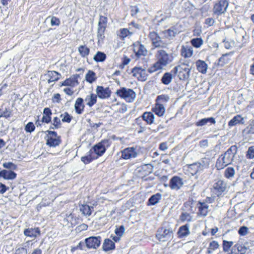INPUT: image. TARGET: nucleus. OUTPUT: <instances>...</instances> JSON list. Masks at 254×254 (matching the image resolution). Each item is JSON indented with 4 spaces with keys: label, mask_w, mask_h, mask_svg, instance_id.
<instances>
[{
    "label": "nucleus",
    "mask_w": 254,
    "mask_h": 254,
    "mask_svg": "<svg viewBox=\"0 0 254 254\" xmlns=\"http://www.w3.org/2000/svg\"><path fill=\"white\" fill-rule=\"evenodd\" d=\"M117 96L125 99L127 102H133L136 97L135 93L131 89L122 87L116 91Z\"/></svg>",
    "instance_id": "obj_5"
},
{
    "label": "nucleus",
    "mask_w": 254,
    "mask_h": 254,
    "mask_svg": "<svg viewBox=\"0 0 254 254\" xmlns=\"http://www.w3.org/2000/svg\"><path fill=\"white\" fill-rule=\"evenodd\" d=\"M247 157L249 159H253L254 158V146L249 148L247 153Z\"/></svg>",
    "instance_id": "obj_52"
},
{
    "label": "nucleus",
    "mask_w": 254,
    "mask_h": 254,
    "mask_svg": "<svg viewBox=\"0 0 254 254\" xmlns=\"http://www.w3.org/2000/svg\"><path fill=\"white\" fill-rule=\"evenodd\" d=\"M173 75L170 72L165 73L161 78V82L165 85L169 84L172 81Z\"/></svg>",
    "instance_id": "obj_34"
},
{
    "label": "nucleus",
    "mask_w": 254,
    "mask_h": 254,
    "mask_svg": "<svg viewBox=\"0 0 254 254\" xmlns=\"http://www.w3.org/2000/svg\"><path fill=\"white\" fill-rule=\"evenodd\" d=\"M137 154L136 148L127 147L121 151V158L126 160L134 158L136 157Z\"/></svg>",
    "instance_id": "obj_14"
},
{
    "label": "nucleus",
    "mask_w": 254,
    "mask_h": 254,
    "mask_svg": "<svg viewBox=\"0 0 254 254\" xmlns=\"http://www.w3.org/2000/svg\"><path fill=\"white\" fill-rule=\"evenodd\" d=\"M62 124L61 121V118L58 117H54L53 120L52 125L51 127V128L53 129H58L61 127Z\"/></svg>",
    "instance_id": "obj_43"
},
{
    "label": "nucleus",
    "mask_w": 254,
    "mask_h": 254,
    "mask_svg": "<svg viewBox=\"0 0 254 254\" xmlns=\"http://www.w3.org/2000/svg\"><path fill=\"white\" fill-rule=\"evenodd\" d=\"M106 59V54L102 52L98 51L93 57L94 60L96 62H103Z\"/></svg>",
    "instance_id": "obj_40"
},
{
    "label": "nucleus",
    "mask_w": 254,
    "mask_h": 254,
    "mask_svg": "<svg viewBox=\"0 0 254 254\" xmlns=\"http://www.w3.org/2000/svg\"><path fill=\"white\" fill-rule=\"evenodd\" d=\"M74 106V110L76 114L79 115L82 114L85 107V105L83 103V99L80 97L77 98L75 100Z\"/></svg>",
    "instance_id": "obj_21"
},
{
    "label": "nucleus",
    "mask_w": 254,
    "mask_h": 254,
    "mask_svg": "<svg viewBox=\"0 0 254 254\" xmlns=\"http://www.w3.org/2000/svg\"><path fill=\"white\" fill-rule=\"evenodd\" d=\"M79 75L76 74L71 77L65 80L62 84L63 86H67L70 87H75L77 86L79 83L78 82V77Z\"/></svg>",
    "instance_id": "obj_23"
},
{
    "label": "nucleus",
    "mask_w": 254,
    "mask_h": 254,
    "mask_svg": "<svg viewBox=\"0 0 254 254\" xmlns=\"http://www.w3.org/2000/svg\"><path fill=\"white\" fill-rule=\"evenodd\" d=\"M228 55V54H224V55H223V56L220 57L219 59V64L221 65H224L225 64L227 63L228 61H225V57L226 56H227Z\"/></svg>",
    "instance_id": "obj_63"
},
{
    "label": "nucleus",
    "mask_w": 254,
    "mask_h": 254,
    "mask_svg": "<svg viewBox=\"0 0 254 254\" xmlns=\"http://www.w3.org/2000/svg\"><path fill=\"white\" fill-rule=\"evenodd\" d=\"M17 174L11 170H2L0 171V177L6 180H13L16 178Z\"/></svg>",
    "instance_id": "obj_20"
},
{
    "label": "nucleus",
    "mask_w": 254,
    "mask_h": 254,
    "mask_svg": "<svg viewBox=\"0 0 254 254\" xmlns=\"http://www.w3.org/2000/svg\"><path fill=\"white\" fill-rule=\"evenodd\" d=\"M198 208L197 214L198 216H206L208 213L209 206L205 202H198L197 204Z\"/></svg>",
    "instance_id": "obj_22"
},
{
    "label": "nucleus",
    "mask_w": 254,
    "mask_h": 254,
    "mask_svg": "<svg viewBox=\"0 0 254 254\" xmlns=\"http://www.w3.org/2000/svg\"><path fill=\"white\" fill-rule=\"evenodd\" d=\"M248 228L246 227L243 226L239 230V233L240 235L244 236L247 234Z\"/></svg>",
    "instance_id": "obj_59"
},
{
    "label": "nucleus",
    "mask_w": 254,
    "mask_h": 254,
    "mask_svg": "<svg viewBox=\"0 0 254 254\" xmlns=\"http://www.w3.org/2000/svg\"><path fill=\"white\" fill-rule=\"evenodd\" d=\"M227 189V184L222 180H219L213 185L214 192L219 196L224 192Z\"/></svg>",
    "instance_id": "obj_17"
},
{
    "label": "nucleus",
    "mask_w": 254,
    "mask_h": 254,
    "mask_svg": "<svg viewBox=\"0 0 254 254\" xmlns=\"http://www.w3.org/2000/svg\"><path fill=\"white\" fill-rule=\"evenodd\" d=\"M133 51L135 56L139 58L141 56H145L147 54V50L145 46L140 42L137 41L132 45Z\"/></svg>",
    "instance_id": "obj_13"
},
{
    "label": "nucleus",
    "mask_w": 254,
    "mask_h": 254,
    "mask_svg": "<svg viewBox=\"0 0 254 254\" xmlns=\"http://www.w3.org/2000/svg\"><path fill=\"white\" fill-rule=\"evenodd\" d=\"M108 19L107 17L100 16L98 24L97 37L98 42H102L105 38V31L107 27Z\"/></svg>",
    "instance_id": "obj_6"
},
{
    "label": "nucleus",
    "mask_w": 254,
    "mask_h": 254,
    "mask_svg": "<svg viewBox=\"0 0 254 254\" xmlns=\"http://www.w3.org/2000/svg\"><path fill=\"white\" fill-rule=\"evenodd\" d=\"M35 127L32 122H29L25 127V130L27 132H31L35 130Z\"/></svg>",
    "instance_id": "obj_51"
},
{
    "label": "nucleus",
    "mask_w": 254,
    "mask_h": 254,
    "mask_svg": "<svg viewBox=\"0 0 254 254\" xmlns=\"http://www.w3.org/2000/svg\"><path fill=\"white\" fill-rule=\"evenodd\" d=\"M80 210L84 215L90 216L91 215L92 210H93V207H90L86 204L82 205L81 206Z\"/></svg>",
    "instance_id": "obj_41"
},
{
    "label": "nucleus",
    "mask_w": 254,
    "mask_h": 254,
    "mask_svg": "<svg viewBox=\"0 0 254 254\" xmlns=\"http://www.w3.org/2000/svg\"><path fill=\"white\" fill-rule=\"evenodd\" d=\"M27 250L24 248H19L16 250L15 254H27Z\"/></svg>",
    "instance_id": "obj_58"
},
{
    "label": "nucleus",
    "mask_w": 254,
    "mask_h": 254,
    "mask_svg": "<svg viewBox=\"0 0 254 254\" xmlns=\"http://www.w3.org/2000/svg\"><path fill=\"white\" fill-rule=\"evenodd\" d=\"M11 115V112L5 108L4 110L0 112V118L4 117L5 118H7L9 117Z\"/></svg>",
    "instance_id": "obj_55"
},
{
    "label": "nucleus",
    "mask_w": 254,
    "mask_h": 254,
    "mask_svg": "<svg viewBox=\"0 0 254 254\" xmlns=\"http://www.w3.org/2000/svg\"><path fill=\"white\" fill-rule=\"evenodd\" d=\"M51 26H59L60 24V19L55 17V16H52L51 17Z\"/></svg>",
    "instance_id": "obj_54"
},
{
    "label": "nucleus",
    "mask_w": 254,
    "mask_h": 254,
    "mask_svg": "<svg viewBox=\"0 0 254 254\" xmlns=\"http://www.w3.org/2000/svg\"><path fill=\"white\" fill-rule=\"evenodd\" d=\"M48 83L58 81L61 77V75L56 71H48L46 74Z\"/></svg>",
    "instance_id": "obj_26"
},
{
    "label": "nucleus",
    "mask_w": 254,
    "mask_h": 254,
    "mask_svg": "<svg viewBox=\"0 0 254 254\" xmlns=\"http://www.w3.org/2000/svg\"><path fill=\"white\" fill-rule=\"evenodd\" d=\"M173 236L172 228L166 223H164L161 227L158 229L156 237L161 242H166L171 240Z\"/></svg>",
    "instance_id": "obj_4"
},
{
    "label": "nucleus",
    "mask_w": 254,
    "mask_h": 254,
    "mask_svg": "<svg viewBox=\"0 0 254 254\" xmlns=\"http://www.w3.org/2000/svg\"><path fill=\"white\" fill-rule=\"evenodd\" d=\"M96 95L100 99H105L109 98L111 95V91L109 87L98 86L96 89Z\"/></svg>",
    "instance_id": "obj_15"
},
{
    "label": "nucleus",
    "mask_w": 254,
    "mask_h": 254,
    "mask_svg": "<svg viewBox=\"0 0 254 254\" xmlns=\"http://www.w3.org/2000/svg\"><path fill=\"white\" fill-rule=\"evenodd\" d=\"M195 64L199 72L202 74H205L207 72L208 65L204 61L199 60L196 62Z\"/></svg>",
    "instance_id": "obj_29"
},
{
    "label": "nucleus",
    "mask_w": 254,
    "mask_h": 254,
    "mask_svg": "<svg viewBox=\"0 0 254 254\" xmlns=\"http://www.w3.org/2000/svg\"><path fill=\"white\" fill-rule=\"evenodd\" d=\"M9 188L6 187L5 185L2 184V183H0V193L3 194L7 190H8Z\"/></svg>",
    "instance_id": "obj_57"
},
{
    "label": "nucleus",
    "mask_w": 254,
    "mask_h": 254,
    "mask_svg": "<svg viewBox=\"0 0 254 254\" xmlns=\"http://www.w3.org/2000/svg\"><path fill=\"white\" fill-rule=\"evenodd\" d=\"M97 79L96 73L92 71V70H88L87 73H86L85 75V79L87 81V82L92 83L94 81H95Z\"/></svg>",
    "instance_id": "obj_38"
},
{
    "label": "nucleus",
    "mask_w": 254,
    "mask_h": 254,
    "mask_svg": "<svg viewBox=\"0 0 254 254\" xmlns=\"http://www.w3.org/2000/svg\"><path fill=\"white\" fill-rule=\"evenodd\" d=\"M244 123V119L241 115H236L228 123L230 127L235 126L238 124Z\"/></svg>",
    "instance_id": "obj_33"
},
{
    "label": "nucleus",
    "mask_w": 254,
    "mask_h": 254,
    "mask_svg": "<svg viewBox=\"0 0 254 254\" xmlns=\"http://www.w3.org/2000/svg\"><path fill=\"white\" fill-rule=\"evenodd\" d=\"M97 95L93 93H91L86 96L85 98V101L86 102V105L90 107H92L97 102Z\"/></svg>",
    "instance_id": "obj_32"
},
{
    "label": "nucleus",
    "mask_w": 254,
    "mask_h": 254,
    "mask_svg": "<svg viewBox=\"0 0 254 254\" xmlns=\"http://www.w3.org/2000/svg\"><path fill=\"white\" fill-rule=\"evenodd\" d=\"M78 51L82 57L85 58L89 55L90 49L85 45H81L78 47Z\"/></svg>",
    "instance_id": "obj_39"
},
{
    "label": "nucleus",
    "mask_w": 254,
    "mask_h": 254,
    "mask_svg": "<svg viewBox=\"0 0 254 254\" xmlns=\"http://www.w3.org/2000/svg\"><path fill=\"white\" fill-rule=\"evenodd\" d=\"M47 132L48 134L47 135L46 144L50 147L58 146L61 142V140L57 133L54 131L47 130Z\"/></svg>",
    "instance_id": "obj_8"
},
{
    "label": "nucleus",
    "mask_w": 254,
    "mask_h": 254,
    "mask_svg": "<svg viewBox=\"0 0 254 254\" xmlns=\"http://www.w3.org/2000/svg\"><path fill=\"white\" fill-rule=\"evenodd\" d=\"M190 43L194 47L198 48L203 44V41L200 38H193L191 40Z\"/></svg>",
    "instance_id": "obj_44"
},
{
    "label": "nucleus",
    "mask_w": 254,
    "mask_h": 254,
    "mask_svg": "<svg viewBox=\"0 0 254 254\" xmlns=\"http://www.w3.org/2000/svg\"><path fill=\"white\" fill-rule=\"evenodd\" d=\"M237 152L236 145L231 146L224 154L217 159L215 167L217 170H222L229 164H231Z\"/></svg>",
    "instance_id": "obj_2"
},
{
    "label": "nucleus",
    "mask_w": 254,
    "mask_h": 254,
    "mask_svg": "<svg viewBox=\"0 0 254 254\" xmlns=\"http://www.w3.org/2000/svg\"><path fill=\"white\" fill-rule=\"evenodd\" d=\"M169 95L166 94H162L157 97L156 99V103L164 105L169 100Z\"/></svg>",
    "instance_id": "obj_37"
},
{
    "label": "nucleus",
    "mask_w": 254,
    "mask_h": 254,
    "mask_svg": "<svg viewBox=\"0 0 254 254\" xmlns=\"http://www.w3.org/2000/svg\"><path fill=\"white\" fill-rule=\"evenodd\" d=\"M65 93L68 95H72L73 94V91L70 88L66 87L64 89Z\"/></svg>",
    "instance_id": "obj_64"
},
{
    "label": "nucleus",
    "mask_w": 254,
    "mask_h": 254,
    "mask_svg": "<svg viewBox=\"0 0 254 254\" xmlns=\"http://www.w3.org/2000/svg\"><path fill=\"white\" fill-rule=\"evenodd\" d=\"M115 244L114 241L105 239L102 245V250L105 252L113 251L115 249Z\"/></svg>",
    "instance_id": "obj_24"
},
{
    "label": "nucleus",
    "mask_w": 254,
    "mask_h": 254,
    "mask_svg": "<svg viewBox=\"0 0 254 254\" xmlns=\"http://www.w3.org/2000/svg\"><path fill=\"white\" fill-rule=\"evenodd\" d=\"M152 111L159 117L163 116L165 112V108L164 105L155 103V106L152 109Z\"/></svg>",
    "instance_id": "obj_28"
},
{
    "label": "nucleus",
    "mask_w": 254,
    "mask_h": 254,
    "mask_svg": "<svg viewBox=\"0 0 254 254\" xmlns=\"http://www.w3.org/2000/svg\"><path fill=\"white\" fill-rule=\"evenodd\" d=\"M110 141L105 139L96 144L93 147V150L98 156H102L105 152L106 148L110 146Z\"/></svg>",
    "instance_id": "obj_12"
},
{
    "label": "nucleus",
    "mask_w": 254,
    "mask_h": 254,
    "mask_svg": "<svg viewBox=\"0 0 254 254\" xmlns=\"http://www.w3.org/2000/svg\"><path fill=\"white\" fill-rule=\"evenodd\" d=\"M125 232V228L123 226H121L118 228H116L115 232L116 234L119 237H121Z\"/></svg>",
    "instance_id": "obj_53"
},
{
    "label": "nucleus",
    "mask_w": 254,
    "mask_h": 254,
    "mask_svg": "<svg viewBox=\"0 0 254 254\" xmlns=\"http://www.w3.org/2000/svg\"><path fill=\"white\" fill-rule=\"evenodd\" d=\"M219 247V245L217 241H213L211 242L209 245L207 253L209 254H212V252L217 249Z\"/></svg>",
    "instance_id": "obj_45"
},
{
    "label": "nucleus",
    "mask_w": 254,
    "mask_h": 254,
    "mask_svg": "<svg viewBox=\"0 0 254 254\" xmlns=\"http://www.w3.org/2000/svg\"><path fill=\"white\" fill-rule=\"evenodd\" d=\"M2 166L3 168L9 170H15L17 168L16 165L11 162L3 163Z\"/></svg>",
    "instance_id": "obj_50"
},
{
    "label": "nucleus",
    "mask_w": 254,
    "mask_h": 254,
    "mask_svg": "<svg viewBox=\"0 0 254 254\" xmlns=\"http://www.w3.org/2000/svg\"><path fill=\"white\" fill-rule=\"evenodd\" d=\"M180 33L179 26L178 25H174L166 30H163L160 32V34L163 38L169 40L173 39L176 34Z\"/></svg>",
    "instance_id": "obj_10"
},
{
    "label": "nucleus",
    "mask_w": 254,
    "mask_h": 254,
    "mask_svg": "<svg viewBox=\"0 0 254 254\" xmlns=\"http://www.w3.org/2000/svg\"><path fill=\"white\" fill-rule=\"evenodd\" d=\"M193 54L192 47L189 46H182L181 49V55L185 58L191 57Z\"/></svg>",
    "instance_id": "obj_30"
},
{
    "label": "nucleus",
    "mask_w": 254,
    "mask_h": 254,
    "mask_svg": "<svg viewBox=\"0 0 254 254\" xmlns=\"http://www.w3.org/2000/svg\"><path fill=\"white\" fill-rule=\"evenodd\" d=\"M132 34V32H130L127 28L121 29L118 33V36L122 39H124L128 36H130Z\"/></svg>",
    "instance_id": "obj_42"
},
{
    "label": "nucleus",
    "mask_w": 254,
    "mask_h": 254,
    "mask_svg": "<svg viewBox=\"0 0 254 254\" xmlns=\"http://www.w3.org/2000/svg\"><path fill=\"white\" fill-rule=\"evenodd\" d=\"M191 66L190 65V62L185 60L176 66L172 70L174 73L177 75L180 80L183 81H189L190 75Z\"/></svg>",
    "instance_id": "obj_3"
},
{
    "label": "nucleus",
    "mask_w": 254,
    "mask_h": 254,
    "mask_svg": "<svg viewBox=\"0 0 254 254\" xmlns=\"http://www.w3.org/2000/svg\"><path fill=\"white\" fill-rule=\"evenodd\" d=\"M141 118L147 124L151 125L154 123L155 116L152 112H144L141 116Z\"/></svg>",
    "instance_id": "obj_27"
},
{
    "label": "nucleus",
    "mask_w": 254,
    "mask_h": 254,
    "mask_svg": "<svg viewBox=\"0 0 254 254\" xmlns=\"http://www.w3.org/2000/svg\"><path fill=\"white\" fill-rule=\"evenodd\" d=\"M162 198V194L160 193H157L152 195L148 200V202L151 205H155Z\"/></svg>",
    "instance_id": "obj_36"
},
{
    "label": "nucleus",
    "mask_w": 254,
    "mask_h": 254,
    "mask_svg": "<svg viewBox=\"0 0 254 254\" xmlns=\"http://www.w3.org/2000/svg\"><path fill=\"white\" fill-rule=\"evenodd\" d=\"M207 123L206 118H204L197 122L195 125L197 127H202L205 125Z\"/></svg>",
    "instance_id": "obj_60"
},
{
    "label": "nucleus",
    "mask_w": 254,
    "mask_h": 254,
    "mask_svg": "<svg viewBox=\"0 0 254 254\" xmlns=\"http://www.w3.org/2000/svg\"><path fill=\"white\" fill-rule=\"evenodd\" d=\"M235 175V170L232 167H229L226 169L224 175L225 177L228 179L233 178Z\"/></svg>",
    "instance_id": "obj_35"
},
{
    "label": "nucleus",
    "mask_w": 254,
    "mask_h": 254,
    "mask_svg": "<svg viewBox=\"0 0 254 254\" xmlns=\"http://www.w3.org/2000/svg\"><path fill=\"white\" fill-rule=\"evenodd\" d=\"M154 57L156 62L148 69V72L150 73L163 69L174 60L173 55L168 53L162 49H157L155 53Z\"/></svg>",
    "instance_id": "obj_1"
},
{
    "label": "nucleus",
    "mask_w": 254,
    "mask_h": 254,
    "mask_svg": "<svg viewBox=\"0 0 254 254\" xmlns=\"http://www.w3.org/2000/svg\"><path fill=\"white\" fill-rule=\"evenodd\" d=\"M215 23V20L212 18H207L205 20V24L207 26H212Z\"/></svg>",
    "instance_id": "obj_56"
},
{
    "label": "nucleus",
    "mask_w": 254,
    "mask_h": 254,
    "mask_svg": "<svg viewBox=\"0 0 254 254\" xmlns=\"http://www.w3.org/2000/svg\"><path fill=\"white\" fill-rule=\"evenodd\" d=\"M183 184V180L180 177L174 176L170 180L169 186L172 190H178Z\"/></svg>",
    "instance_id": "obj_18"
},
{
    "label": "nucleus",
    "mask_w": 254,
    "mask_h": 254,
    "mask_svg": "<svg viewBox=\"0 0 254 254\" xmlns=\"http://www.w3.org/2000/svg\"><path fill=\"white\" fill-rule=\"evenodd\" d=\"M51 116L43 115V116L42 118V122L48 124L50 122H51Z\"/></svg>",
    "instance_id": "obj_62"
},
{
    "label": "nucleus",
    "mask_w": 254,
    "mask_h": 254,
    "mask_svg": "<svg viewBox=\"0 0 254 254\" xmlns=\"http://www.w3.org/2000/svg\"><path fill=\"white\" fill-rule=\"evenodd\" d=\"M25 236L31 238H35L40 235V231L38 228L25 229L23 232Z\"/></svg>",
    "instance_id": "obj_25"
},
{
    "label": "nucleus",
    "mask_w": 254,
    "mask_h": 254,
    "mask_svg": "<svg viewBox=\"0 0 254 254\" xmlns=\"http://www.w3.org/2000/svg\"><path fill=\"white\" fill-rule=\"evenodd\" d=\"M132 75L138 80L144 81L147 80L148 73L145 68L140 67H134L131 70Z\"/></svg>",
    "instance_id": "obj_11"
},
{
    "label": "nucleus",
    "mask_w": 254,
    "mask_h": 254,
    "mask_svg": "<svg viewBox=\"0 0 254 254\" xmlns=\"http://www.w3.org/2000/svg\"><path fill=\"white\" fill-rule=\"evenodd\" d=\"M60 118L63 122L69 123L72 119V117L69 115L67 112H64V113L60 115Z\"/></svg>",
    "instance_id": "obj_47"
},
{
    "label": "nucleus",
    "mask_w": 254,
    "mask_h": 254,
    "mask_svg": "<svg viewBox=\"0 0 254 254\" xmlns=\"http://www.w3.org/2000/svg\"><path fill=\"white\" fill-rule=\"evenodd\" d=\"M91 152L92 150H90L86 155L81 157V160L85 164H89L94 159L91 156Z\"/></svg>",
    "instance_id": "obj_46"
},
{
    "label": "nucleus",
    "mask_w": 254,
    "mask_h": 254,
    "mask_svg": "<svg viewBox=\"0 0 254 254\" xmlns=\"http://www.w3.org/2000/svg\"><path fill=\"white\" fill-rule=\"evenodd\" d=\"M228 5L229 2L227 0H220L214 5V13L217 15L224 13L227 10Z\"/></svg>",
    "instance_id": "obj_9"
},
{
    "label": "nucleus",
    "mask_w": 254,
    "mask_h": 254,
    "mask_svg": "<svg viewBox=\"0 0 254 254\" xmlns=\"http://www.w3.org/2000/svg\"><path fill=\"white\" fill-rule=\"evenodd\" d=\"M101 240L100 236H91L85 239V244L88 249L97 250L101 245Z\"/></svg>",
    "instance_id": "obj_7"
},
{
    "label": "nucleus",
    "mask_w": 254,
    "mask_h": 254,
    "mask_svg": "<svg viewBox=\"0 0 254 254\" xmlns=\"http://www.w3.org/2000/svg\"><path fill=\"white\" fill-rule=\"evenodd\" d=\"M149 38L151 41L152 45L155 48L163 47L164 43L157 33L154 31L150 32L149 34Z\"/></svg>",
    "instance_id": "obj_16"
},
{
    "label": "nucleus",
    "mask_w": 254,
    "mask_h": 254,
    "mask_svg": "<svg viewBox=\"0 0 254 254\" xmlns=\"http://www.w3.org/2000/svg\"><path fill=\"white\" fill-rule=\"evenodd\" d=\"M52 100L54 102L59 103L61 100V95L59 93H56L54 95Z\"/></svg>",
    "instance_id": "obj_61"
},
{
    "label": "nucleus",
    "mask_w": 254,
    "mask_h": 254,
    "mask_svg": "<svg viewBox=\"0 0 254 254\" xmlns=\"http://www.w3.org/2000/svg\"><path fill=\"white\" fill-rule=\"evenodd\" d=\"M190 225L189 224L180 227L178 232L179 237L182 238L188 236L190 233Z\"/></svg>",
    "instance_id": "obj_31"
},
{
    "label": "nucleus",
    "mask_w": 254,
    "mask_h": 254,
    "mask_svg": "<svg viewBox=\"0 0 254 254\" xmlns=\"http://www.w3.org/2000/svg\"><path fill=\"white\" fill-rule=\"evenodd\" d=\"M180 219L183 222H190L192 220V216L187 212H183L180 215Z\"/></svg>",
    "instance_id": "obj_48"
},
{
    "label": "nucleus",
    "mask_w": 254,
    "mask_h": 254,
    "mask_svg": "<svg viewBox=\"0 0 254 254\" xmlns=\"http://www.w3.org/2000/svg\"><path fill=\"white\" fill-rule=\"evenodd\" d=\"M234 244V242L232 241H227L224 240L223 242V248L225 252H229L230 250L231 247Z\"/></svg>",
    "instance_id": "obj_49"
},
{
    "label": "nucleus",
    "mask_w": 254,
    "mask_h": 254,
    "mask_svg": "<svg viewBox=\"0 0 254 254\" xmlns=\"http://www.w3.org/2000/svg\"><path fill=\"white\" fill-rule=\"evenodd\" d=\"M203 169L204 165L198 162L190 165L188 168L189 172L192 175H194L197 173L202 171Z\"/></svg>",
    "instance_id": "obj_19"
}]
</instances>
